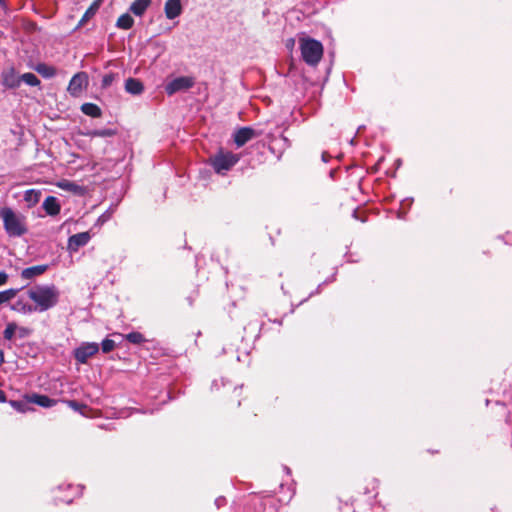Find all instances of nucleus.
<instances>
[{"instance_id": "f257e3e1", "label": "nucleus", "mask_w": 512, "mask_h": 512, "mask_svg": "<svg viewBox=\"0 0 512 512\" xmlns=\"http://www.w3.org/2000/svg\"><path fill=\"white\" fill-rule=\"evenodd\" d=\"M27 295L34 302L36 312H45L57 305L60 292L53 284L35 285L27 291Z\"/></svg>"}, {"instance_id": "f03ea898", "label": "nucleus", "mask_w": 512, "mask_h": 512, "mask_svg": "<svg viewBox=\"0 0 512 512\" xmlns=\"http://www.w3.org/2000/svg\"><path fill=\"white\" fill-rule=\"evenodd\" d=\"M0 218L6 234L12 238L22 237L28 233L27 217L10 207L0 209Z\"/></svg>"}, {"instance_id": "7ed1b4c3", "label": "nucleus", "mask_w": 512, "mask_h": 512, "mask_svg": "<svg viewBox=\"0 0 512 512\" xmlns=\"http://www.w3.org/2000/svg\"><path fill=\"white\" fill-rule=\"evenodd\" d=\"M301 55L304 62L310 66H316L323 56V45L313 38H301L299 40Z\"/></svg>"}, {"instance_id": "20e7f679", "label": "nucleus", "mask_w": 512, "mask_h": 512, "mask_svg": "<svg viewBox=\"0 0 512 512\" xmlns=\"http://www.w3.org/2000/svg\"><path fill=\"white\" fill-rule=\"evenodd\" d=\"M240 156L232 152L219 151L211 158V165L219 174H224L230 170L238 161Z\"/></svg>"}, {"instance_id": "39448f33", "label": "nucleus", "mask_w": 512, "mask_h": 512, "mask_svg": "<svg viewBox=\"0 0 512 512\" xmlns=\"http://www.w3.org/2000/svg\"><path fill=\"white\" fill-rule=\"evenodd\" d=\"M99 345L96 342H83L73 351L75 360L80 364H86L88 359L97 354Z\"/></svg>"}, {"instance_id": "423d86ee", "label": "nucleus", "mask_w": 512, "mask_h": 512, "mask_svg": "<svg viewBox=\"0 0 512 512\" xmlns=\"http://www.w3.org/2000/svg\"><path fill=\"white\" fill-rule=\"evenodd\" d=\"M21 75H18L15 67L10 65L1 72V84L5 89H17L21 85Z\"/></svg>"}, {"instance_id": "0eeeda50", "label": "nucleus", "mask_w": 512, "mask_h": 512, "mask_svg": "<svg viewBox=\"0 0 512 512\" xmlns=\"http://www.w3.org/2000/svg\"><path fill=\"white\" fill-rule=\"evenodd\" d=\"M194 79L189 76H180L165 85V92L173 95L179 91H185L194 86Z\"/></svg>"}, {"instance_id": "6e6552de", "label": "nucleus", "mask_w": 512, "mask_h": 512, "mask_svg": "<svg viewBox=\"0 0 512 512\" xmlns=\"http://www.w3.org/2000/svg\"><path fill=\"white\" fill-rule=\"evenodd\" d=\"M87 84V74L85 72H79L71 78L67 90L71 96L77 97L81 94Z\"/></svg>"}, {"instance_id": "1a4fd4ad", "label": "nucleus", "mask_w": 512, "mask_h": 512, "mask_svg": "<svg viewBox=\"0 0 512 512\" xmlns=\"http://www.w3.org/2000/svg\"><path fill=\"white\" fill-rule=\"evenodd\" d=\"M257 136L255 130L251 127H241L233 134L234 143L238 148L244 146L247 142Z\"/></svg>"}, {"instance_id": "9d476101", "label": "nucleus", "mask_w": 512, "mask_h": 512, "mask_svg": "<svg viewBox=\"0 0 512 512\" xmlns=\"http://www.w3.org/2000/svg\"><path fill=\"white\" fill-rule=\"evenodd\" d=\"M91 239L89 232L74 234L68 238L67 248L70 252H77L80 247L85 246Z\"/></svg>"}, {"instance_id": "9b49d317", "label": "nucleus", "mask_w": 512, "mask_h": 512, "mask_svg": "<svg viewBox=\"0 0 512 512\" xmlns=\"http://www.w3.org/2000/svg\"><path fill=\"white\" fill-rule=\"evenodd\" d=\"M165 16L169 20H173L181 15L182 4L181 0H167L164 6Z\"/></svg>"}, {"instance_id": "f8f14e48", "label": "nucleus", "mask_w": 512, "mask_h": 512, "mask_svg": "<svg viewBox=\"0 0 512 512\" xmlns=\"http://www.w3.org/2000/svg\"><path fill=\"white\" fill-rule=\"evenodd\" d=\"M43 209L45 212L50 216H56L60 213L61 206L59 204V201L54 196H48L44 200L42 204Z\"/></svg>"}, {"instance_id": "ddd939ff", "label": "nucleus", "mask_w": 512, "mask_h": 512, "mask_svg": "<svg viewBox=\"0 0 512 512\" xmlns=\"http://www.w3.org/2000/svg\"><path fill=\"white\" fill-rule=\"evenodd\" d=\"M125 90L129 94L140 95L144 90V86H143V83L139 79L128 78L125 81Z\"/></svg>"}, {"instance_id": "4468645a", "label": "nucleus", "mask_w": 512, "mask_h": 512, "mask_svg": "<svg viewBox=\"0 0 512 512\" xmlns=\"http://www.w3.org/2000/svg\"><path fill=\"white\" fill-rule=\"evenodd\" d=\"M29 402L44 408L52 407L56 404V400L42 394H33L29 397Z\"/></svg>"}, {"instance_id": "2eb2a0df", "label": "nucleus", "mask_w": 512, "mask_h": 512, "mask_svg": "<svg viewBox=\"0 0 512 512\" xmlns=\"http://www.w3.org/2000/svg\"><path fill=\"white\" fill-rule=\"evenodd\" d=\"M152 0H135L130 5L129 11L135 16L141 17L147 8L151 5Z\"/></svg>"}, {"instance_id": "dca6fc26", "label": "nucleus", "mask_w": 512, "mask_h": 512, "mask_svg": "<svg viewBox=\"0 0 512 512\" xmlns=\"http://www.w3.org/2000/svg\"><path fill=\"white\" fill-rule=\"evenodd\" d=\"M47 268V265H37L25 268L21 272V277L23 279H32L36 276L43 274L47 270Z\"/></svg>"}, {"instance_id": "f3484780", "label": "nucleus", "mask_w": 512, "mask_h": 512, "mask_svg": "<svg viewBox=\"0 0 512 512\" xmlns=\"http://www.w3.org/2000/svg\"><path fill=\"white\" fill-rule=\"evenodd\" d=\"M11 310L23 314H30L36 312L35 309H33V305L29 304L28 302L24 301L21 298L11 305Z\"/></svg>"}, {"instance_id": "a211bd4d", "label": "nucleus", "mask_w": 512, "mask_h": 512, "mask_svg": "<svg viewBox=\"0 0 512 512\" xmlns=\"http://www.w3.org/2000/svg\"><path fill=\"white\" fill-rule=\"evenodd\" d=\"M101 5V0H95L89 8L85 11L84 15L82 16L81 20L79 21L78 26L84 25L89 19H91L99 10Z\"/></svg>"}, {"instance_id": "6ab92c4d", "label": "nucleus", "mask_w": 512, "mask_h": 512, "mask_svg": "<svg viewBox=\"0 0 512 512\" xmlns=\"http://www.w3.org/2000/svg\"><path fill=\"white\" fill-rule=\"evenodd\" d=\"M41 195L40 190L29 189L24 193V201L28 204V207H33L40 201Z\"/></svg>"}, {"instance_id": "aec40b11", "label": "nucleus", "mask_w": 512, "mask_h": 512, "mask_svg": "<svg viewBox=\"0 0 512 512\" xmlns=\"http://www.w3.org/2000/svg\"><path fill=\"white\" fill-rule=\"evenodd\" d=\"M81 111L90 117L98 118L102 115V111L99 106L94 103H84L81 106Z\"/></svg>"}, {"instance_id": "412c9836", "label": "nucleus", "mask_w": 512, "mask_h": 512, "mask_svg": "<svg viewBox=\"0 0 512 512\" xmlns=\"http://www.w3.org/2000/svg\"><path fill=\"white\" fill-rule=\"evenodd\" d=\"M35 70L44 78H51L56 75V68L45 63H39Z\"/></svg>"}, {"instance_id": "4be33fe9", "label": "nucleus", "mask_w": 512, "mask_h": 512, "mask_svg": "<svg viewBox=\"0 0 512 512\" xmlns=\"http://www.w3.org/2000/svg\"><path fill=\"white\" fill-rule=\"evenodd\" d=\"M134 25V19L132 18V16L128 13H125V14H122L117 22H116V26L120 29H124V30H128L130 28H132Z\"/></svg>"}, {"instance_id": "5701e85b", "label": "nucleus", "mask_w": 512, "mask_h": 512, "mask_svg": "<svg viewBox=\"0 0 512 512\" xmlns=\"http://www.w3.org/2000/svg\"><path fill=\"white\" fill-rule=\"evenodd\" d=\"M20 289L10 288L0 292V306L16 297Z\"/></svg>"}, {"instance_id": "b1692460", "label": "nucleus", "mask_w": 512, "mask_h": 512, "mask_svg": "<svg viewBox=\"0 0 512 512\" xmlns=\"http://www.w3.org/2000/svg\"><path fill=\"white\" fill-rule=\"evenodd\" d=\"M20 79L21 82H24L26 85L31 87L40 85V80L38 79V77L31 72L22 74Z\"/></svg>"}, {"instance_id": "393cba45", "label": "nucleus", "mask_w": 512, "mask_h": 512, "mask_svg": "<svg viewBox=\"0 0 512 512\" xmlns=\"http://www.w3.org/2000/svg\"><path fill=\"white\" fill-rule=\"evenodd\" d=\"M116 134V131L113 129H96L89 133L92 137H111Z\"/></svg>"}, {"instance_id": "a878e982", "label": "nucleus", "mask_w": 512, "mask_h": 512, "mask_svg": "<svg viewBox=\"0 0 512 512\" xmlns=\"http://www.w3.org/2000/svg\"><path fill=\"white\" fill-rule=\"evenodd\" d=\"M126 340L132 344H141L145 338L140 332H130L126 335Z\"/></svg>"}, {"instance_id": "bb28decb", "label": "nucleus", "mask_w": 512, "mask_h": 512, "mask_svg": "<svg viewBox=\"0 0 512 512\" xmlns=\"http://www.w3.org/2000/svg\"><path fill=\"white\" fill-rule=\"evenodd\" d=\"M116 77H117V74L112 73V72L105 74L101 80V88H103V89L109 88L115 81Z\"/></svg>"}, {"instance_id": "cd10ccee", "label": "nucleus", "mask_w": 512, "mask_h": 512, "mask_svg": "<svg viewBox=\"0 0 512 512\" xmlns=\"http://www.w3.org/2000/svg\"><path fill=\"white\" fill-rule=\"evenodd\" d=\"M17 329H18V327H17L16 323H14V322L8 323L3 332L4 338L6 340H12Z\"/></svg>"}, {"instance_id": "c85d7f7f", "label": "nucleus", "mask_w": 512, "mask_h": 512, "mask_svg": "<svg viewBox=\"0 0 512 512\" xmlns=\"http://www.w3.org/2000/svg\"><path fill=\"white\" fill-rule=\"evenodd\" d=\"M115 348V342L111 339H104L101 343V349L103 353H109Z\"/></svg>"}, {"instance_id": "c756f323", "label": "nucleus", "mask_w": 512, "mask_h": 512, "mask_svg": "<svg viewBox=\"0 0 512 512\" xmlns=\"http://www.w3.org/2000/svg\"><path fill=\"white\" fill-rule=\"evenodd\" d=\"M10 404H11V406H12L15 410H17V411H19V412H22V413H24V412H26L28 409H30V408L28 407V404H27V403H25V402H22V401H10Z\"/></svg>"}, {"instance_id": "7c9ffc66", "label": "nucleus", "mask_w": 512, "mask_h": 512, "mask_svg": "<svg viewBox=\"0 0 512 512\" xmlns=\"http://www.w3.org/2000/svg\"><path fill=\"white\" fill-rule=\"evenodd\" d=\"M59 187L65 189V190H68V191H72V192H78L80 190V186L73 183V182H69V181H65L63 183H60L59 184Z\"/></svg>"}, {"instance_id": "2f4dec72", "label": "nucleus", "mask_w": 512, "mask_h": 512, "mask_svg": "<svg viewBox=\"0 0 512 512\" xmlns=\"http://www.w3.org/2000/svg\"><path fill=\"white\" fill-rule=\"evenodd\" d=\"M8 281V274L4 271H0V286H3Z\"/></svg>"}, {"instance_id": "473e14b6", "label": "nucleus", "mask_w": 512, "mask_h": 512, "mask_svg": "<svg viewBox=\"0 0 512 512\" xmlns=\"http://www.w3.org/2000/svg\"><path fill=\"white\" fill-rule=\"evenodd\" d=\"M224 502H225V498H223V497H219L215 500V504H216L217 508H220L221 506H223Z\"/></svg>"}, {"instance_id": "72a5a7b5", "label": "nucleus", "mask_w": 512, "mask_h": 512, "mask_svg": "<svg viewBox=\"0 0 512 512\" xmlns=\"http://www.w3.org/2000/svg\"><path fill=\"white\" fill-rule=\"evenodd\" d=\"M0 9H2L5 12L7 11L8 6H7V3H6V0H0Z\"/></svg>"}, {"instance_id": "f704fd0d", "label": "nucleus", "mask_w": 512, "mask_h": 512, "mask_svg": "<svg viewBox=\"0 0 512 512\" xmlns=\"http://www.w3.org/2000/svg\"><path fill=\"white\" fill-rule=\"evenodd\" d=\"M68 403H69V406L72 407L74 410H78V408L80 406L79 403L76 401H69Z\"/></svg>"}, {"instance_id": "c9c22d12", "label": "nucleus", "mask_w": 512, "mask_h": 512, "mask_svg": "<svg viewBox=\"0 0 512 512\" xmlns=\"http://www.w3.org/2000/svg\"><path fill=\"white\" fill-rule=\"evenodd\" d=\"M28 330L26 328H19V336L25 337L27 335Z\"/></svg>"}, {"instance_id": "e433bc0d", "label": "nucleus", "mask_w": 512, "mask_h": 512, "mask_svg": "<svg viewBox=\"0 0 512 512\" xmlns=\"http://www.w3.org/2000/svg\"><path fill=\"white\" fill-rule=\"evenodd\" d=\"M322 160H323V162H328V160H329V155H328V153H327V152H323V153H322Z\"/></svg>"}, {"instance_id": "4c0bfd02", "label": "nucleus", "mask_w": 512, "mask_h": 512, "mask_svg": "<svg viewBox=\"0 0 512 512\" xmlns=\"http://www.w3.org/2000/svg\"><path fill=\"white\" fill-rule=\"evenodd\" d=\"M6 401V396L4 391L0 390V403Z\"/></svg>"}, {"instance_id": "58836bf2", "label": "nucleus", "mask_w": 512, "mask_h": 512, "mask_svg": "<svg viewBox=\"0 0 512 512\" xmlns=\"http://www.w3.org/2000/svg\"><path fill=\"white\" fill-rule=\"evenodd\" d=\"M4 362V354L3 351L0 350V365Z\"/></svg>"}, {"instance_id": "ea45409f", "label": "nucleus", "mask_w": 512, "mask_h": 512, "mask_svg": "<svg viewBox=\"0 0 512 512\" xmlns=\"http://www.w3.org/2000/svg\"><path fill=\"white\" fill-rule=\"evenodd\" d=\"M218 384H217V381H214L213 384H212V388L216 387Z\"/></svg>"}, {"instance_id": "a19ab883", "label": "nucleus", "mask_w": 512, "mask_h": 512, "mask_svg": "<svg viewBox=\"0 0 512 512\" xmlns=\"http://www.w3.org/2000/svg\"><path fill=\"white\" fill-rule=\"evenodd\" d=\"M289 41H290L289 45H293L294 44V39H290Z\"/></svg>"}, {"instance_id": "79ce46f5", "label": "nucleus", "mask_w": 512, "mask_h": 512, "mask_svg": "<svg viewBox=\"0 0 512 512\" xmlns=\"http://www.w3.org/2000/svg\"><path fill=\"white\" fill-rule=\"evenodd\" d=\"M289 41H290L289 45H293L294 44V39H290Z\"/></svg>"}, {"instance_id": "37998d69", "label": "nucleus", "mask_w": 512, "mask_h": 512, "mask_svg": "<svg viewBox=\"0 0 512 512\" xmlns=\"http://www.w3.org/2000/svg\"><path fill=\"white\" fill-rule=\"evenodd\" d=\"M67 504L71 503V500H64Z\"/></svg>"}]
</instances>
